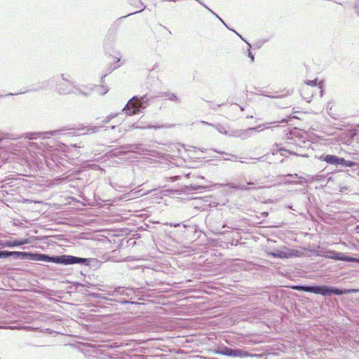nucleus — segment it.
Segmentation results:
<instances>
[{
	"mask_svg": "<svg viewBox=\"0 0 359 359\" xmlns=\"http://www.w3.org/2000/svg\"><path fill=\"white\" fill-rule=\"evenodd\" d=\"M34 259L47 262H54L64 264H83L86 259L84 258L76 257L71 255H61L57 257H50L44 254H35L33 255Z\"/></svg>",
	"mask_w": 359,
	"mask_h": 359,
	"instance_id": "obj_1",
	"label": "nucleus"
},
{
	"mask_svg": "<svg viewBox=\"0 0 359 359\" xmlns=\"http://www.w3.org/2000/svg\"><path fill=\"white\" fill-rule=\"evenodd\" d=\"M293 289L298 290V291H304V292H313L315 294H320L323 296L327 295H332V294H336V295H341L344 293H346V291L334 288L332 287L328 286H304V285H296L292 287Z\"/></svg>",
	"mask_w": 359,
	"mask_h": 359,
	"instance_id": "obj_2",
	"label": "nucleus"
},
{
	"mask_svg": "<svg viewBox=\"0 0 359 359\" xmlns=\"http://www.w3.org/2000/svg\"><path fill=\"white\" fill-rule=\"evenodd\" d=\"M92 89L93 88H88L87 89V88L85 87L83 90L80 88H77L71 81L65 79L63 76L62 81L57 85V90L59 93L63 95L75 93L86 96L90 94Z\"/></svg>",
	"mask_w": 359,
	"mask_h": 359,
	"instance_id": "obj_3",
	"label": "nucleus"
},
{
	"mask_svg": "<svg viewBox=\"0 0 359 359\" xmlns=\"http://www.w3.org/2000/svg\"><path fill=\"white\" fill-rule=\"evenodd\" d=\"M149 99L146 95L138 97H133L127 103L126 107L123 109V111L130 115H135L139 112H141L142 109L146 108L148 104Z\"/></svg>",
	"mask_w": 359,
	"mask_h": 359,
	"instance_id": "obj_4",
	"label": "nucleus"
},
{
	"mask_svg": "<svg viewBox=\"0 0 359 359\" xmlns=\"http://www.w3.org/2000/svg\"><path fill=\"white\" fill-rule=\"evenodd\" d=\"M311 88L319 90L320 97H323L324 93L323 90V83L320 82L318 84L317 80L315 79L305 81V84L302 87L301 94L304 99L307 100L309 102L310 101L311 96H306V92L307 90H310Z\"/></svg>",
	"mask_w": 359,
	"mask_h": 359,
	"instance_id": "obj_5",
	"label": "nucleus"
},
{
	"mask_svg": "<svg viewBox=\"0 0 359 359\" xmlns=\"http://www.w3.org/2000/svg\"><path fill=\"white\" fill-rule=\"evenodd\" d=\"M326 258H330L335 260H341L346 262H358L359 258H355L352 257L346 256L344 253L337 252L335 251H328L326 252L325 255Z\"/></svg>",
	"mask_w": 359,
	"mask_h": 359,
	"instance_id": "obj_6",
	"label": "nucleus"
},
{
	"mask_svg": "<svg viewBox=\"0 0 359 359\" xmlns=\"http://www.w3.org/2000/svg\"><path fill=\"white\" fill-rule=\"evenodd\" d=\"M222 353L228 356L232 357H240V358H245L249 357L251 355L247 351H244L241 349H232L228 347H225L222 349Z\"/></svg>",
	"mask_w": 359,
	"mask_h": 359,
	"instance_id": "obj_7",
	"label": "nucleus"
},
{
	"mask_svg": "<svg viewBox=\"0 0 359 359\" xmlns=\"http://www.w3.org/2000/svg\"><path fill=\"white\" fill-rule=\"evenodd\" d=\"M31 243V241L29 238H25L22 240H15V241H6L3 243L4 247L8 248H13L15 246H19L25 244Z\"/></svg>",
	"mask_w": 359,
	"mask_h": 359,
	"instance_id": "obj_8",
	"label": "nucleus"
},
{
	"mask_svg": "<svg viewBox=\"0 0 359 359\" xmlns=\"http://www.w3.org/2000/svg\"><path fill=\"white\" fill-rule=\"evenodd\" d=\"M272 154L276 155L278 152H280V155L283 156H287V154H294L297 155V154L292 152L287 149H285L284 147H281L280 144H275L271 149Z\"/></svg>",
	"mask_w": 359,
	"mask_h": 359,
	"instance_id": "obj_9",
	"label": "nucleus"
},
{
	"mask_svg": "<svg viewBox=\"0 0 359 359\" xmlns=\"http://www.w3.org/2000/svg\"><path fill=\"white\" fill-rule=\"evenodd\" d=\"M287 121L286 119H282L280 121L266 123L260 125V126H257V128H250L248 130H264L268 129L273 126H278V123H287Z\"/></svg>",
	"mask_w": 359,
	"mask_h": 359,
	"instance_id": "obj_10",
	"label": "nucleus"
},
{
	"mask_svg": "<svg viewBox=\"0 0 359 359\" xmlns=\"http://www.w3.org/2000/svg\"><path fill=\"white\" fill-rule=\"evenodd\" d=\"M274 258H288L292 256V253L290 252V250H276L274 252H271L269 253Z\"/></svg>",
	"mask_w": 359,
	"mask_h": 359,
	"instance_id": "obj_11",
	"label": "nucleus"
},
{
	"mask_svg": "<svg viewBox=\"0 0 359 359\" xmlns=\"http://www.w3.org/2000/svg\"><path fill=\"white\" fill-rule=\"evenodd\" d=\"M321 161H325L328 164L337 165L339 157L334 155H323L320 157Z\"/></svg>",
	"mask_w": 359,
	"mask_h": 359,
	"instance_id": "obj_12",
	"label": "nucleus"
},
{
	"mask_svg": "<svg viewBox=\"0 0 359 359\" xmlns=\"http://www.w3.org/2000/svg\"><path fill=\"white\" fill-rule=\"evenodd\" d=\"M201 123L204 124V125H208V126H211L214 128H216V130L220 133H222V134H224V135H234V136H237V135L236 134H229L228 133V131L225 129V128L224 126H222V125H213L212 123H209L208 122H205L204 121H201Z\"/></svg>",
	"mask_w": 359,
	"mask_h": 359,
	"instance_id": "obj_13",
	"label": "nucleus"
},
{
	"mask_svg": "<svg viewBox=\"0 0 359 359\" xmlns=\"http://www.w3.org/2000/svg\"><path fill=\"white\" fill-rule=\"evenodd\" d=\"M337 165L344 166V167H353L356 165L355 162L351 161H346L343 158H339L338 159Z\"/></svg>",
	"mask_w": 359,
	"mask_h": 359,
	"instance_id": "obj_14",
	"label": "nucleus"
},
{
	"mask_svg": "<svg viewBox=\"0 0 359 359\" xmlns=\"http://www.w3.org/2000/svg\"><path fill=\"white\" fill-rule=\"evenodd\" d=\"M227 187L233 189H237V190H250L252 189L253 188H250L245 186V184H234V183H229L227 184Z\"/></svg>",
	"mask_w": 359,
	"mask_h": 359,
	"instance_id": "obj_15",
	"label": "nucleus"
},
{
	"mask_svg": "<svg viewBox=\"0 0 359 359\" xmlns=\"http://www.w3.org/2000/svg\"><path fill=\"white\" fill-rule=\"evenodd\" d=\"M23 254L21 252L0 251V258H7L13 255H20Z\"/></svg>",
	"mask_w": 359,
	"mask_h": 359,
	"instance_id": "obj_16",
	"label": "nucleus"
},
{
	"mask_svg": "<svg viewBox=\"0 0 359 359\" xmlns=\"http://www.w3.org/2000/svg\"><path fill=\"white\" fill-rule=\"evenodd\" d=\"M165 95L170 100L175 101V102H177L178 101V97L174 93H165Z\"/></svg>",
	"mask_w": 359,
	"mask_h": 359,
	"instance_id": "obj_17",
	"label": "nucleus"
},
{
	"mask_svg": "<svg viewBox=\"0 0 359 359\" xmlns=\"http://www.w3.org/2000/svg\"><path fill=\"white\" fill-rule=\"evenodd\" d=\"M133 128H141V129H145V128H155V129H156V128H159L160 127L153 126H150V125H149L147 126H139L137 124V125L134 124L133 125Z\"/></svg>",
	"mask_w": 359,
	"mask_h": 359,
	"instance_id": "obj_18",
	"label": "nucleus"
},
{
	"mask_svg": "<svg viewBox=\"0 0 359 359\" xmlns=\"http://www.w3.org/2000/svg\"><path fill=\"white\" fill-rule=\"evenodd\" d=\"M117 116V114H111L109 115L103 121V123H107L110 121L112 118H115Z\"/></svg>",
	"mask_w": 359,
	"mask_h": 359,
	"instance_id": "obj_19",
	"label": "nucleus"
},
{
	"mask_svg": "<svg viewBox=\"0 0 359 359\" xmlns=\"http://www.w3.org/2000/svg\"><path fill=\"white\" fill-rule=\"evenodd\" d=\"M117 116V114H111L109 115L103 121V123H107L110 121L112 118H115Z\"/></svg>",
	"mask_w": 359,
	"mask_h": 359,
	"instance_id": "obj_20",
	"label": "nucleus"
},
{
	"mask_svg": "<svg viewBox=\"0 0 359 359\" xmlns=\"http://www.w3.org/2000/svg\"><path fill=\"white\" fill-rule=\"evenodd\" d=\"M98 88H99V93L100 95H104L108 92V89L103 86L98 87Z\"/></svg>",
	"mask_w": 359,
	"mask_h": 359,
	"instance_id": "obj_21",
	"label": "nucleus"
},
{
	"mask_svg": "<svg viewBox=\"0 0 359 359\" xmlns=\"http://www.w3.org/2000/svg\"><path fill=\"white\" fill-rule=\"evenodd\" d=\"M318 90L311 88L310 90H307L306 92V96H311V98L313 97L314 93H316Z\"/></svg>",
	"mask_w": 359,
	"mask_h": 359,
	"instance_id": "obj_22",
	"label": "nucleus"
},
{
	"mask_svg": "<svg viewBox=\"0 0 359 359\" xmlns=\"http://www.w3.org/2000/svg\"><path fill=\"white\" fill-rule=\"evenodd\" d=\"M248 55L251 58L252 61H253L254 60V56H253V55L252 54V53L250 50H249Z\"/></svg>",
	"mask_w": 359,
	"mask_h": 359,
	"instance_id": "obj_23",
	"label": "nucleus"
},
{
	"mask_svg": "<svg viewBox=\"0 0 359 359\" xmlns=\"http://www.w3.org/2000/svg\"><path fill=\"white\" fill-rule=\"evenodd\" d=\"M57 132L55 130L54 131H51V132H46L44 134H49V135H54Z\"/></svg>",
	"mask_w": 359,
	"mask_h": 359,
	"instance_id": "obj_24",
	"label": "nucleus"
},
{
	"mask_svg": "<svg viewBox=\"0 0 359 359\" xmlns=\"http://www.w3.org/2000/svg\"><path fill=\"white\" fill-rule=\"evenodd\" d=\"M134 149H137V146H130V150L133 151Z\"/></svg>",
	"mask_w": 359,
	"mask_h": 359,
	"instance_id": "obj_25",
	"label": "nucleus"
},
{
	"mask_svg": "<svg viewBox=\"0 0 359 359\" xmlns=\"http://www.w3.org/2000/svg\"><path fill=\"white\" fill-rule=\"evenodd\" d=\"M170 226H174V227H177V226H180V224H176V223H174V224H170Z\"/></svg>",
	"mask_w": 359,
	"mask_h": 359,
	"instance_id": "obj_26",
	"label": "nucleus"
},
{
	"mask_svg": "<svg viewBox=\"0 0 359 359\" xmlns=\"http://www.w3.org/2000/svg\"><path fill=\"white\" fill-rule=\"evenodd\" d=\"M208 10H209V11H210L213 15H216L218 18H219V17L218 15H217L215 14V13H214L212 11H211V10H210V9H209V8H208Z\"/></svg>",
	"mask_w": 359,
	"mask_h": 359,
	"instance_id": "obj_27",
	"label": "nucleus"
},
{
	"mask_svg": "<svg viewBox=\"0 0 359 359\" xmlns=\"http://www.w3.org/2000/svg\"><path fill=\"white\" fill-rule=\"evenodd\" d=\"M248 185H252V184H254V182H248Z\"/></svg>",
	"mask_w": 359,
	"mask_h": 359,
	"instance_id": "obj_28",
	"label": "nucleus"
},
{
	"mask_svg": "<svg viewBox=\"0 0 359 359\" xmlns=\"http://www.w3.org/2000/svg\"><path fill=\"white\" fill-rule=\"evenodd\" d=\"M97 127H95V128H92L91 130H93L92 133H95V129H96Z\"/></svg>",
	"mask_w": 359,
	"mask_h": 359,
	"instance_id": "obj_29",
	"label": "nucleus"
},
{
	"mask_svg": "<svg viewBox=\"0 0 359 359\" xmlns=\"http://www.w3.org/2000/svg\"><path fill=\"white\" fill-rule=\"evenodd\" d=\"M302 156H303V157H308L307 155H302Z\"/></svg>",
	"mask_w": 359,
	"mask_h": 359,
	"instance_id": "obj_30",
	"label": "nucleus"
},
{
	"mask_svg": "<svg viewBox=\"0 0 359 359\" xmlns=\"http://www.w3.org/2000/svg\"><path fill=\"white\" fill-rule=\"evenodd\" d=\"M219 19L222 21V22H224V20H222L220 18Z\"/></svg>",
	"mask_w": 359,
	"mask_h": 359,
	"instance_id": "obj_31",
	"label": "nucleus"
}]
</instances>
